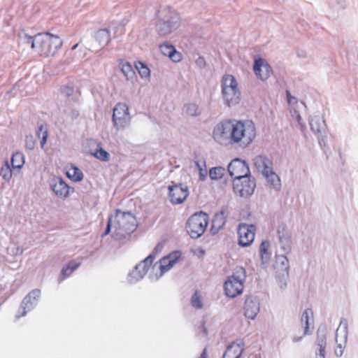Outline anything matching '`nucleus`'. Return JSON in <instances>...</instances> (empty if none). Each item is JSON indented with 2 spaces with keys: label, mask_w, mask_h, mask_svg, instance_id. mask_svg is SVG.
I'll list each match as a JSON object with an SVG mask.
<instances>
[{
  "label": "nucleus",
  "mask_w": 358,
  "mask_h": 358,
  "mask_svg": "<svg viewBox=\"0 0 358 358\" xmlns=\"http://www.w3.org/2000/svg\"><path fill=\"white\" fill-rule=\"evenodd\" d=\"M244 315L250 320H255L260 310V301L257 296L249 295L245 297Z\"/></svg>",
  "instance_id": "nucleus-15"
},
{
  "label": "nucleus",
  "mask_w": 358,
  "mask_h": 358,
  "mask_svg": "<svg viewBox=\"0 0 358 358\" xmlns=\"http://www.w3.org/2000/svg\"><path fill=\"white\" fill-rule=\"evenodd\" d=\"M256 136L255 125L251 120H226L213 128V138L223 145H249Z\"/></svg>",
  "instance_id": "nucleus-1"
},
{
  "label": "nucleus",
  "mask_w": 358,
  "mask_h": 358,
  "mask_svg": "<svg viewBox=\"0 0 358 358\" xmlns=\"http://www.w3.org/2000/svg\"><path fill=\"white\" fill-rule=\"evenodd\" d=\"M287 101L291 107L290 113L292 117L296 120L301 130L304 131L306 129V124L302 121V118L299 113V109L304 106V103L303 102H299L295 97L292 96L288 92Z\"/></svg>",
  "instance_id": "nucleus-20"
},
{
  "label": "nucleus",
  "mask_w": 358,
  "mask_h": 358,
  "mask_svg": "<svg viewBox=\"0 0 358 358\" xmlns=\"http://www.w3.org/2000/svg\"><path fill=\"white\" fill-rule=\"evenodd\" d=\"M64 113H66L71 119H75L79 115V110L77 108L65 109Z\"/></svg>",
  "instance_id": "nucleus-47"
},
{
  "label": "nucleus",
  "mask_w": 358,
  "mask_h": 358,
  "mask_svg": "<svg viewBox=\"0 0 358 358\" xmlns=\"http://www.w3.org/2000/svg\"><path fill=\"white\" fill-rule=\"evenodd\" d=\"M313 321V312L310 308H306L302 313L301 317V324L303 329V336L310 334L309 330L310 321Z\"/></svg>",
  "instance_id": "nucleus-30"
},
{
  "label": "nucleus",
  "mask_w": 358,
  "mask_h": 358,
  "mask_svg": "<svg viewBox=\"0 0 358 358\" xmlns=\"http://www.w3.org/2000/svg\"><path fill=\"white\" fill-rule=\"evenodd\" d=\"M348 321L345 318H341L339 326L336 330V342L337 344L335 355L341 357L348 339Z\"/></svg>",
  "instance_id": "nucleus-11"
},
{
  "label": "nucleus",
  "mask_w": 358,
  "mask_h": 358,
  "mask_svg": "<svg viewBox=\"0 0 358 358\" xmlns=\"http://www.w3.org/2000/svg\"><path fill=\"white\" fill-rule=\"evenodd\" d=\"M80 265V262H70L68 263L61 271L59 276L58 281L61 282L66 278L69 277L76 269H77Z\"/></svg>",
  "instance_id": "nucleus-35"
},
{
  "label": "nucleus",
  "mask_w": 358,
  "mask_h": 358,
  "mask_svg": "<svg viewBox=\"0 0 358 358\" xmlns=\"http://www.w3.org/2000/svg\"><path fill=\"white\" fill-rule=\"evenodd\" d=\"M159 50L164 55L169 57L174 62H178L182 59L181 54L176 50L175 47L167 43L161 45Z\"/></svg>",
  "instance_id": "nucleus-27"
},
{
  "label": "nucleus",
  "mask_w": 358,
  "mask_h": 358,
  "mask_svg": "<svg viewBox=\"0 0 358 358\" xmlns=\"http://www.w3.org/2000/svg\"><path fill=\"white\" fill-rule=\"evenodd\" d=\"M255 228L252 224H239L238 228V244L243 247L250 245L255 239Z\"/></svg>",
  "instance_id": "nucleus-14"
},
{
  "label": "nucleus",
  "mask_w": 358,
  "mask_h": 358,
  "mask_svg": "<svg viewBox=\"0 0 358 358\" xmlns=\"http://www.w3.org/2000/svg\"><path fill=\"white\" fill-rule=\"evenodd\" d=\"M24 155L21 152H15L11 157V165L13 169H21L24 164Z\"/></svg>",
  "instance_id": "nucleus-37"
},
{
  "label": "nucleus",
  "mask_w": 358,
  "mask_h": 358,
  "mask_svg": "<svg viewBox=\"0 0 358 358\" xmlns=\"http://www.w3.org/2000/svg\"><path fill=\"white\" fill-rule=\"evenodd\" d=\"M202 328H203V334H204V335H206V334H207V330H206V329L205 327H203Z\"/></svg>",
  "instance_id": "nucleus-54"
},
{
  "label": "nucleus",
  "mask_w": 358,
  "mask_h": 358,
  "mask_svg": "<svg viewBox=\"0 0 358 358\" xmlns=\"http://www.w3.org/2000/svg\"><path fill=\"white\" fill-rule=\"evenodd\" d=\"M326 334L324 329H321L320 328L318 329L317 332V339H316V345L317 347V350L319 352L317 355H325V348H326Z\"/></svg>",
  "instance_id": "nucleus-32"
},
{
  "label": "nucleus",
  "mask_w": 358,
  "mask_h": 358,
  "mask_svg": "<svg viewBox=\"0 0 358 358\" xmlns=\"http://www.w3.org/2000/svg\"><path fill=\"white\" fill-rule=\"evenodd\" d=\"M244 341L242 339H237L227 345L223 358H240L244 351Z\"/></svg>",
  "instance_id": "nucleus-23"
},
{
  "label": "nucleus",
  "mask_w": 358,
  "mask_h": 358,
  "mask_svg": "<svg viewBox=\"0 0 358 358\" xmlns=\"http://www.w3.org/2000/svg\"><path fill=\"white\" fill-rule=\"evenodd\" d=\"M253 69L256 76L262 80H267L272 72L270 65L262 58L256 59L255 60Z\"/></svg>",
  "instance_id": "nucleus-21"
},
{
  "label": "nucleus",
  "mask_w": 358,
  "mask_h": 358,
  "mask_svg": "<svg viewBox=\"0 0 358 358\" xmlns=\"http://www.w3.org/2000/svg\"><path fill=\"white\" fill-rule=\"evenodd\" d=\"M194 164L199 171V180L204 181L206 179L208 175L205 160L202 158L196 157L194 160Z\"/></svg>",
  "instance_id": "nucleus-36"
},
{
  "label": "nucleus",
  "mask_w": 358,
  "mask_h": 358,
  "mask_svg": "<svg viewBox=\"0 0 358 358\" xmlns=\"http://www.w3.org/2000/svg\"><path fill=\"white\" fill-rule=\"evenodd\" d=\"M170 201L173 204L182 203L187 197L189 190L182 184L169 187Z\"/></svg>",
  "instance_id": "nucleus-16"
},
{
  "label": "nucleus",
  "mask_w": 358,
  "mask_h": 358,
  "mask_svg": "<svg viewBox=\"0 0 358 358\" xmlns=\"http://www.w3.org/2000/svg\"><path fill=\"white\" fill-rule=\"evenodd\" d=\"M155 259V256L150 254L145 259L138 263L129 273L127 280L130 283H134L141 280L147 273Z\"/></svg>",
  "instance_id": "nucleus-9"
},
{
  "label": "nucleus",
  "mask_w": 358,
  "mask_h": 358,
  "mask_svg": "<svg viewBox=\"0 0 358 358\" xmlns=\"http://www.w3.org/2000/svg\"><path fill=\"white\" fill-rule=\"evenodd\" d=\"M233 186L234 191L236 194L242 197H248L253 194L256 184L255 180L250 176L241 179L234 180Z\"/></svg>",
  "instance_id": "nucleus-10"
},
{
  "label": "nucleus",
  "mask_w": 358,
  "mask_h": 358,
  "mask_svg": "<svg viewBox=\"0 0 358 358\" xmlns=\"http://www.w3.org/2000/svg\"><path fill=\"white\" fill-rule=\"evenodd\" d=\"M287 254L276 255L275 268L279 275L288 277L289 264L287 257Z\"/></svg>",
  "instance_id": "nucleus-26"
},
{
  "label": "nucleus",
  "mask_w": 358,
  "mask_h": 358,
  "mask_svg": "<svg viewBox=\"0 0 358 358\" xmlns=\"http://www.w3.org/2000/svg\"><path fill=\"white\" fill-rule=\"evenodd\" d=\"M121 71L126 78V80L131 84H134L137 81V76L134 69L129 62H123L121 64Z\"/></svg>",
  "instance_id": "nucleus-31"
},
{
  "label": "nucleus",
  "mask_w": 358,
  "mask_h": 358,
  "mask_svg": "<svg viewBox=\"0 0 358 358\" xmlns=\"http://www.w3.org/2000/svg\"><path fill=\"white\" fill-rule=\"evenodd\" d=\"M309 124L311 131L317 136L319 143L321 144V138L325 134L326 123L322 115L319 114L311 116L309 119Z\"/></svg>",
  "instance_id": "nucleus-19"
},
{
  "label": "nucleus",
  "mask_w": 358,
  "mask_h": 358,
  "mask_svg": "<svg viewBox=\"0 0 358 358\" xmlns=\"http://www.w3.org/2000/svg\"><path fill=\"white\" fill-rule=\"evenodd\" d=\"M78 44H76L75 45L73 46L72 48V50H75L77 47H78Z\"/></svg>",
  "instance_id": "nucleus-55"
},
{
  "label": "nucleus",
  "mask_w": 358,
  "mask_h": 358,
  "mask_svg": "<svg viewBox=\"0 0 358 358\" xmlns=\"http://www.w3.org/2000/svg\"><path fill=\"white\" fill-rule=\"evenodd\" d=\"M94 41L97 46L94 45V49L102 48L106 46L110 41V34L108 29H101L98 30L94 35Z\"/></svg>",
  "instance_id": "nucleus-28"
},
{
  "label": "nucleus",
  "mask_w": 358,
  "mask_h": 358,
  "mask_svg": "<svg viewBox=\"0 0 358 358\" xmlns=\"http://www.w3.org/2000/svg\"><path fill=\"white\" fill-rule=\"evenodd\" d=\"M208 216L203 212L192 215L187 220L186 230L192 238H198L206 231Z\"/></svg>",
  "instance_id": "nucleus-7"
},
{
  "label": "nucleus",
  "mask_w": 358,
  "mask_h": 358,
  "mask_svg": "<svg viewBox=\"0 0 358 358\" xmlns=\"http://www.w3.org/2000/svg\"><path fill=\"white\" fill-rule=\"evenodd\" d=\"M37 136L38 138H40V144L42 149H44V146L47 142L48 138V131L46 126L41 124L38 127V129L37 131Z\"/></svg>",
  "instance_id": "nucleus-42"
},
{
  "label": "nucleus",
  "mask_w": 358,
  "mask_h": 358,
  "mask_svg": "<svg viewBox=\"0 0 358 358\" xmlns=\"http://www.w3.org/2000/svg\"><path fill=\"white\" fill-rule=\"evenodd\" d=\"M66 176L74 182H79L83 178L82 171L75 165L71 164L66 167Z\"/></svg>",
  "instance_id": "nucleus-34"
},
{
  "label": "nucleus",
  "mask_w": 358,
  "mask_h": 358,
  "mask_svg": "<svg viewBox=\"0 0 358 358\" xmlns=\"http://www.w3.org/2000/svg\"><path fill=\"white\" fill-rule=\"evenodd\" d=\"M40 296V289H35L31 291L22 300L16 317L18 319L21 317H24L28 311L32 310L36 306Z\"/></svg>",
  "instance_id": "nucleus-13"
},
{
  "label": "nucleus",
  "mask_w": 358,
  "mask_h": 358,
  "mask_svg": "<svg viewBox=\"0 0 358 358\" xmlns=\"http://www.w3.org/2000/svg\"><path fill=\"white\" fill-rule=\"evenodd\" d=\"M221 95L223 103L228 107L238 105L241 99V91L238 83L231 74L223 75L220 80Z\"/></svg>",
  "instance_id": "nucleus-3"
},
{
  "label": "nucleus",
  "mask_w": 358,
  "mask_h": 358,
  "mask_svg": "<svg viewBox=\"0 0 358 358\" xmlns=\"http://www.w3.org/2000/svg\"><path fill=\"white\" fill-rule=\"evenodd\" d=\"M113 220L114 223L113 236L118 240L125 238L136 229L137 226L135 217L129 212L117 210Z\"/></svg>",
  "instance_id": "nucleus-5"
},
{
  "label": "nucleus",
  "mask_w": 358,
  "mask_h": 358,
  "mask_svg": "<svg viewBox=\"0 0 358 358\" xmlns=\"http://www.w3.org/2000/svg\"><path fill=\"white\" fill-rule=\"evenodd\" d=\"M180 257V254L179 252H174L162 258L159 262L158 266V268L160 270V273L157 276L156 279L162 276L164 273L169 271L177 262Z\"/></svg>",
  "instance_id": "nucleus-22"
},
{
  "label": "nucleus",
  "mask_w": 358,
  "mask_h": 358,
  "mask_svg": "<svg viewBox=\"0 0 358 358\" xmlns=\"http://www.w3.org/2000/svg\"><path fill=\"white\" fill-rule=\"evenodd\" d=\"M20 38L41 56H54L62 45V41L56 35L49 33H41L34 36L24 31L19 34Z\"/></svg>",
  "instance_id": "nucleus-2"
},
{
  "label": "nucleus",
  "mask_w": 358,
  "mask_h": 358,
  "mask_svg": "<svg viewBox=\"0 0 358 358\" xmlns=\"http://www.w3.org/2000/svg\"><path fill=\"white\" fill-rule=\"evenodd\" d=\"M246 279V271L243 267L237 268L233 275L229 276L224 285L227 296L234 298L242 294Z\"/></svg>",
  "instance_id": "nucleus-6"
},
{
  "label": "nucleus",
  "mask_w": 358,
  "mask_h": 358,
  "mask_svg": "<svg viewBox=\"0 0 358 358\" xmlns=\"http://www.w3.org/2000/svg\"><path fill=\"white\" fill-rule=\"evenodd\" d=\"M25 146L27 149L31 150L35 147V141L32 136H26Z\"/></svg>",
  "instance_id": "nucleus-46"
},
{
  "label": "nucleus",
  "mask_w": 358,
  "mask_h": 358,
  "mask_svg": "<svg viewBox=\"0 0 358 358\" xmlns=\"http://www.w3.org/2000/svg\"><path fill=\"white\" fill-rule=\"evenodd\" d=\"M225 173V169L221 166L211 168L209 170V176L213 180L221 179Z\"/></svg>",
  "instance_id": "nucleus-41"
},
{
  "label": "nucleus",
  "mask_w": 358,
  "mask_h": 358,
  "mask_svg": "<svg viewBox=\"0 0 358 358\" xmlns=\"http://www.w3.org/2000/svg\"><path fill=\"white\" fill-rule=\"evenodd\" d=\"M184 113L189 116H198L201 114V110L199 106L194 103H187L183 107Z\"/></svg>",
  "instance_id": "nucleus-39"
},
{
  "label": "nucleus",
  "mask_w": 358,
  "mask_h": 358,
  "mask_svg": "<svg viewBox=\"0 0 358 358\" xmlns=\"http://www.w3.org/2000/svg\"><path fill=\"white\" fill-rule=\"evenodd\" d=\"M266 179V183L270 189L275 192H279L282 187V183L278 175L274 172L273 169L262 175Z\"/></svg>",
  "instance_id": "nucleus-25"
},
{
  "label": "nucleus",
  "mask_w": 358,
  "mask_h": 358,
  "mask_svg": "<svg viewBox=\"0 0 358 358\" xmlns=\"http://www.w3.org/2000/svg\"><path fill=\"white\" fill-rule=\"evenodd\" d=\"M287 278L286 276L280 275L278 281V286L281 289H285L287 287Z\"/></svg>",
  "instance_id": "nucleus-49"
},
{
  "label": "nucleus",
  "mask_w": 358,
  "mask_h": 358,
  "mask_svg": "<svg viewBox=\"0 0 358 358\" xmlns=\"http://www.w3.org/2000/svg\"><path fill=\"white\" fill-rule=\"evenodd\" d=\"M227 215L228 212L225 209L217 213L212 221V229L218 231L225 224Z\"/></svg>",
  "instance_id": "nucleus-29"
},
{
  "label": "nucleus",
  "mask_w": 358,
  "mask_h": 358,
  "mask_svg": "<svg viewBox=\"0 0 358 358\" xmlns=\"http://www.w3.org/2000/svg\"><path fill=\"white\" fill-rule=\"evenodd\" d=\"M50 185L53 192L61 199H66L71 194V187L61 177L52 178Z\"/></svg>",
  "instance_id": "nucleus-17"
},
{
  "label": "nucleus",
  "mask_w": 358,
  "mask_h": 358,
  "mask_svg": "<svg viewBox=\"0 0 358 358\" xmlns=\"http://www.w3.org/2000/svg\"><path fill=\"white\" fill-rule=\"evenodd\" d=\"M94 155L96 158L103 162H108L110 159L109 153L102 148H98L94 153Z\"/></svg>",
  "instance_id": "nucleus-44"
},
{
  "label": "nucleus",
  "mask_w": 358,
  "mask_h": 358,
  "mask_svg": "<svg viewBox=\"0 0 358 358\" xmlns=\"http://www.w3.org/2000/svg\"><path fill=\"white\" fill-rule=\"evenodd\" d=\"M253 164L257 171L264 175L273 169V162L265 155H257L253 159Z\"/></svg>",
  "instance_id": "nucleus-24"
},
{
  "label": "nucleus",
  "mask_w": 358,
  "mask_h": 358,
  "mask_svg": "<svg viewBox=\"0 0 358 358\" xmlns=\"http://www.w3.org/2000/svg\"><path fill=\"white\" fill-rule=\"evenodd\" d=\"M13 176L11 168L6 160L0 169V177L6 182H9Z\"/></svg>",
  "instance_id": "nucleus-40"
},
{
  "label": "nucleus",
  "mask_w": 358,
  "mask_h": 358,
  "mask_svg": "<svg viewBox=\"0 0 358 358\" xmlns=\"http://www.w3.org/2000/svg\"><path fill=\"white\" fill-rule=\"evenodd\" d=\"M278 236L280 250L285 254H289L292 250V240L290 231L285 225H281L278 229Z\"/></svg>",
  "instance_id": "nucleus-18"
},
{
  "label": "nucleus",
  "mask_w": 358,
  "mask_h": 358,
  "mask_svg": "<svg viewBox=\"0 0 358 358\" xmlns=\"http://www.w3.org/2000/svg\"><path fill=\"white\" fill-rule=\"evenodd\" d=\"M111 227L114 228V223H113V217H110L108 218V221L106 229V230H105V231H104V233L103 234L102 236H103L108 235L110 233V231Z\"/></svg>",
  "instance_id": "nucleus-48"
},
{
  "label": "nucleus",
  "mask_w": 358,
  "mask_h": 358,
  "mask_svg": "<svg viewBox=\"0 0 358 358\" xmlns=\"http://www.w3.org/2000/svg\"><path fill=\"white\" fill-rule=\"evenodd\" d=\"M196 64L200 68L203 69L206 66V61L203 57H199L196 60Z\"/></svg>",
  "instance_id": "nucleus-50"
},
{
  "label": "nucleus",
  "mask_w": 358,
  "mask_h": 358,
  "mask_svg": "<svg viewBox=\"0 0 358 358\" xmlns=\"http://www.w3.org/2000/svg\"><path fill=\"white\" fill-rule=\"evenodd\" d=\"M259 254L262 264H268L271 256V252H270V243L268 241H264L260 244Z\"/></svg>",
  "instance_id": "nucleus-33"
},
{
  "label": "nucleus",
  "mask_w": 358,
  "mask_h": 358,
  "mask_svg": "<svg viewBox=\"0 0 358 358\" xmlns=\"http://www.w3.org/2000/svg\"><path fill=\"white\" fill-rule=\"evenodd\" d=\"M316 358H325V355H316Z\"/></svg>",
  "instance_id": "nucleus-53"
},
{
  "label": "nucleus",
  "mask_w": 358,
  "mask_h": 358,
  "mask_svg": "<svg viewBox=\"0 0 358 358\" xmlns=\"http://www.w3.org/2000/svg\"><path fill=\"white\" fill-rule=\"evenodd\" d=\"M229 175L234 180L241 179L250 176V171L246 162L240 159H233L228 165Z\"/></svg>",
  "instance_id": "nucleus-12"
},
{
  "label": "nucleus",
  "mask_w": 358,
  "mask_h": 358,
  "mask_svg": "<svg viewBox=\"0 0 358 358\" xmlns=\"http://www.w3.org/2000/svg\"><path fill=\"white\" fill-rule=\"evenodd\" d=\"M136 69L142 78H148L150 76V71L148 67L141 62L136 64Z\"/></svg>",
  "instance_id": "nucleus-43"
},
{
  "label": "nucleus",
  "mask_w": 358,
  "mask_h": 358,
  "mask_svg": "<svg viewBox=\"0 0 358 358\" xmlns=\"http://www.w3.org/2000/svg\"><path fill=\"white\" fill-rule=\"evenodd\" d=\"M61 93L66 96V98L69 99V101H73L76 102L78 101V96L75 94L74 89L69 85H62L61 87Z\"/></svg>",
  "instance_id": "nucleus-38"
},
{
  "label": "nucleus",
  "mask_w": 358,
  "mask_h": 358,
  "mask_svg": "<svg viewBox=\"0 0 358 358\" xmlns=\"http://www.w3.org/2000/svg\"><path fill=\"white\" fill-rule=\"evenodd\" d=\"M199 358H208L206 348L203 349L201 355H200V357Z\"/></svg>",
  "instance_id": "nucleus-52"
},
{
  "label": "nucleus",
  "mask_w": 358,
  "mask_h": 358,
  "mask_svg": "<svg viewBox=\"0 0 358 358\" xmlns=\"http://www.w3.org/2000/svg\"><path fill=\"white\" fill-rule=\"evenodd\" d=\"M129 107L126 103H118L113 109V122L117 129H124L130 123Z\"/></svg>",
  "instance_id": "nucleus-8"
},
{
  "label": "nucleus",
  "mask_w": 358,
  "mask_h": 358,
  "mask_svg": "<svg viewBox=\"0 0 358 358\" xmlns=\"http://www.w3.org/2000/svg\"><path fill=\"white\" fill-rule=\"evenodd\" d=\"M192 305L196 308H201L203 307L201 296L198 292H195L192 296Z\"/></svg>",
  "instance_id": "nucleus-45"
},
{
  "label": "nucleus",
  "mask_w": 358,
  "mask_h": 358,
  "mask_svg": "<svg viewBox=\"0 0 358 358\" xmlns=\"http://www.w3.org/2000/svg\"><path fill=\"white\" fill-rule=\"evenodd\" d=\"M305 336H303V334L301 335V336H294L292 338V342L294 343H298V342H300L303 338Z\"/></svg>",
  "instance_id": "nucleus-51"
},
{
  "label": "nucleus",
  "mask_w": 358,
  "mask_h": 358,
  "mask_svg": "<svg viewBox=\"0 0 358 358\" xmlns=\"http://www.w3.org/2000/svg\"><path fill=\"white\" fill-rule=\"evenodd\" d=\"M156 31L160 36H166L176 30L180 24L178 14L169 7L161 8L157 13Z\"/></svg>",
  "instance_id": "nucleus-4"
}]
</instances>
